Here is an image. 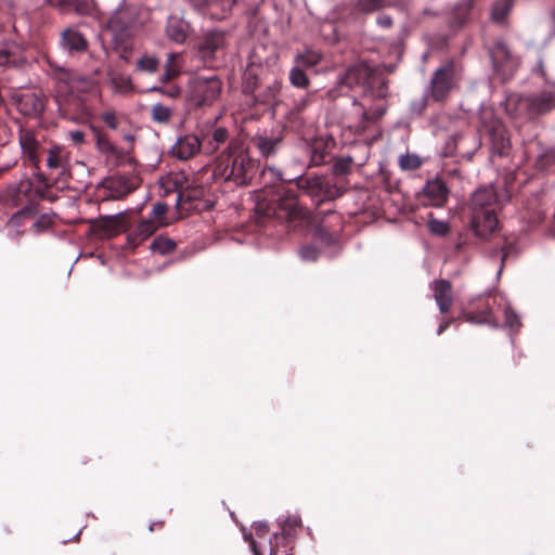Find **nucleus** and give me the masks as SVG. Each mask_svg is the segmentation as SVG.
<instances>
[{
    "label": "nucleus",
    "mask_w": 555,
    "mask_h": 555,
    "mask_svg": "<svg viewBox=\"0 0 555 555\" xmlns=\"http://www.w3.org/2000/svg\"><path fill=\"white\" fill-rule=\"evenodd\" d=\"M448 327V323L440 324L437 334L440 335Z\"/></svg>",
    "instance_id": "nucleus-58"
},
{
    "label": "nucleus",
    "mask_w": 555,
    "mask_h": 555,
    "mask_svg": "<svg viewBox=\"0 0 555 555\" xmlns=\"http://www.w3.org/2000/svg\"><path fill=\"white\" fill-rule=\"evenodd\" d=\"M399 0H357L354 10L359 13L371 14L378 10L395 7Z\"/></svg>",
    "instance_id": "nucleus-24"
},
{
    "label": "nucleus",
    "mask_w": 555,
    "mask_h": 555,
    "mask_svg": "<svg viewBox=\"0 0 555 555\" xmlns=\"http://www.w3.org/2000/svg\"><path fill=\"white\" fill-rule=\"evenodd\" d=\"M196 10H204L207 8H218L222 13H228L236 0H191Z\"/></svg>",
    "instance_id": "nucleus-26"
},
{
    "label": "nucleus",
    "mask_w": 555,
    "mask_h": 555,
    "mask_svg": "<svg viewBox=\"0 0 555 555\" xmlns=\"http://www.w3.org/2000/svg\"><path fill=\"white\" fill-rule=\"evenodd\" d=\"M173 59H175V55H173V54H170V55L168 56L167 64H166V68H173V67L171 66V62L173 61Z\"/></svg>",
    "instance_id": "nucleus-57"
},
{
    "label": "nucleus",
    "mask_w": 555,
    "mask_h": 555,
    "mask_svg": "<svg viewBox=\"0 0 555 555\" xmlns=\"http://www.w3.org/2000/svg\"><path fill=\"white\" fill-rule=\"evenodd\" d=\"M424 195L430 205L439 207L447 201L448 189L441 180L428 181L424 186Z\"/></svg>",
    "instance_id": "nucleus-21"
},
{
    "label": "nucleus",
    "mask_w": 555,
    "mask_h": 555,
    "mask_svg": "<svg viewBox=\"0 0 555 555\" xmlns=\"http://www.w3.org/2000/svg\"><path fill=\"white\" fill-rule=\"evenodd\" d=\"M376 23L382 28H389L392 25V20L388 15H380L377 17Z\"/></svg>",
    "instance_id": "nucleus-52"
},
{
    "label": "nucleus",
    "mask_w": 555,
    "mask_h": 555,
    "mask_svg": "<svg viewBox=\"0 0 555 555\" xmlns=\"http://www.w3.org/2000/svg\"><path fill=\"white\" fill-rule=\"evenodd\" d=\"M254 530L258 538H263L268 533L269 527L266 522H255Z\"/></svg>",
    "instance_id": "nucleus-49"
},
{
    "label": "nucleus",
    "mask_w": 555,
    "mask_h": 555,
    "mask_svg": "<svg viewBox=\"0 0 555 555\" xmlns=\"http://www.w3.org/2000/svg\"><path fill=\"white\" fill-rule=\"evenodd\" d=\"M386 105H378L374 109H365L361 106L359 113L364 121L375 120L380 118L386 113Z\"/></svg>",
    "instance_id": "nucleus-37"
},
{
    "label": "nucleus",
    "mask_w": 555,
    "mask_h": 555,
    "mask_svg": "<svg viewBox=\"0 0 555 555\" xmlns=\"http://www.w3.org/2000/svg\"><path fill=\"white\" fill-rule=\"evenodd\" d=\"M363 86L364 93L371 98L384 99L388 94L387 82L379 78L367 65L356 64L349 67L338 80L337 90H330L328 96L336 98L345 94V89Z\"/></svg>",
    "instance_id": "nucleus-1"
},
{
    "label": "nucleus",
    "mask_w": 555,
    "mask_h": 555,
    "mask_svg": "<svg viewBox=\"0 0 555 555\" xmlns=\"http://www.w3.org/2000/svg\"><path fill=\"white\" fill-rule=\"evenodd\" d=\"M353 159L350 156L338 158L333 165V173L335 176H345L350 172Z\"/></svg>",
    "instance_id": "nucleus-34"
},
{
    "label": "nucleus",
    "mask_w": 555,
    "mask_h": 555,
    "mask_svg": "<svg viewBox=\"0 0 555 555\" xmlns=\"http://www.w3.org/2000/svg\"><path fill=\"white\" fill-rule=\"evenodd\" d=\"M12 100L17 111L29 118H39L46 108V99L38 92H14Z\"/></svg>",
    "instance_id": "nucleus-9"
},
{
    "label": "nucleus",
    "mask_w": 555,
    "mask_h": 555,
    "mask_svg": "<svg viewBox=\"0 0 555 555\" xmlns=\"http://www.w3.org/2000/svg\"><path fill=\"white\" fill-rule=\"evenodd\" d=\"M434 297L440 312L444 313L452 305V286L447 280H436L433 283Z\"/></svg>",
    "instance_id": "nucleus-20"
},
{
    "label": "nucleus",
    "mask_w": 555,
    "mask_h": 555,
    "mask_svg": "<svg viewBox=\"0 0 555 555\" xmlns=\"http://www.w3.org/2000/svg\"><path fill=\"white\" fill-rule=\"evenodd\" d=\"M60 44L63 50L69 53L82 52L87 49L86 38L74 28H66L61 33Z\"/></svg>",
    "instance_id": "nucleus-19"
},
{
    "label": "nucleus",
    "mask_w": 555,
    "mask_h": 555,
    "mask_svg": "<svg viewBox=\"0 0 555 555\" xmlns=\"http://www.w3.org/2000/svg\"><path fill=\"white\" fill-rule=\"evenodd\" d=\"M262 178L266 182H269L272 184H274L276 182H288V183L295 182L296 186L299 190H301L309 196L315 197V198L318 196V192L322 188L321 186V176L305 178L304 175L301 173L297 177L285 179L283 177V172L273 166L266 167L262 170Z\"/></svg>",
    "instance_id": "nucleus-7"
},
{
    "label": "nucleus",
    "mask_w": 555,
    "mask_h": 555,
    "mask_svg": "<svg viewBox=\"0 0 555 555\" xmlns=\"http://www.w3.org/2000/svg\"><path fill=\"white\" fill-rule=\"evenodd\" d=\"M56 80L59 85L67 87L70 93L87 92L93 87L92 79L66 68H60Z\"/></svg>",
    "instance_id": "nucleus-13"
},
{
    "label": "nucleus",
    "mask_w": 555,
    "mask_h": 555,
    "mask_svg": "<svg viewBox=\"0 0 555 555\" xmlns=\"http://www.w3.org/2000/svg\"><path fill=\"white\" fill-rule=\"evenodd\" d=\"M500 203L496 195L495 190L492 185L479 188L474 192L470 197V210L475 211V223L478 224V216H480L479 211H487L491 209L492 211H496Z\"/></svg>",
    "instance_id": "nucleus-11"
},
{
    "label": "nucleus",
    "mask_w": 555,
    "mask_h": 555,
    "mask_svg": "<svg viewBox=\"0 0 555 555\" xmlns=\"http://www.w3.org/2000/svg\"><path fill=\"white\" fill-rule=\"evenodd\" d=\"M322 54L312 49H306L302 53L295 56V63L304 68H312L322 60Z\"/></svg>",
    "instance_id": "nucleus-27"
},
{
    "label": "nucleus",
    "mask_w": 555,
    "mask_h": 555,
    "mask_svg": "<svg viewBox=\"0 0 555 555\" xmlns=\"http://www.w3.org/2000/svg\"><path fill=\"white\" fill-rule=\"evenodd\" d=\"M177 74H178V70H176L175 68H166L164 74L162 75L160 80L163 82H167L170 79H172Z\"/></svg>",
    "instance_id": "nucleus-53"
},
{
    "label": "nucleus",
    "mask_w": 555,
    "mask_h": 555,
    "mask_svg": "<svg viewBox=\"0 0 555 555\" xmlns=\"http://www.w3.org/2000/svg\"><path fill=\"white\" fill-rule=\"evenodd\" d=\"M151 90L152 91H156V90L160 91L162 93H164V94H166V95H168L170 98H176L180 93V89L177 88V87H170L167 90L154 87Z\"/></svg>",
    "instance_id": "nucleus-51"
},
{
    "label": "nucleus",
    "mask_w": 555,
    "mask_h": 555,
    "mask_svg": "<svg viewBox=\"0 0 555 555\" xmlns=\"http://www.w3.org/2000/svg\"><path fill=\"white\" fill-rule=\"evenodd\" d=\"M244 79L246 80V89H251L256 86L257 83V78H256V75L254 74V68L253 67H249L246 69L245 74H244Z\"/></svg>",
    "instance_id": "nucleus-47"
},
{
    "label": "nucleus",
    "mask_w": 555,
    "mask_h": 555,
    "mask_svg": "<svg viewBox=\"0 0 555 555\" xmlns=\"http://www.w3.org/2000/svg\"><path fill=\"white\" fill-rule=\"evenodd\" d=\"M175 247H176V244L173 241H171L169 238H163V237L155 238L151 245V248L154 251L159 253L160 255H166V254L171 253L175 249Z\"/></svg>",
    "instance_id": "nucleus-32"
},
{
    "label": "nucleus",
    "mask_w": 555,
    "mask_h": 555,
    "mask_svg": "<svg viewBox=\"0 0 555 555\" xmlns=\"http://www.w3.org/2000/svg\"><path fill=\"white\" fill-rule=\"evenodd\" d=\"M300 525L298 516H287L282 522V534L289 535L291 529Z\"/></svg>",
    "instance_id": "nucleus-45"
},
{
    "label": "nucleus",
    "mask_w": 555,
    "mask_h": 555,
    "mask_svg": "<svg viewBox=\"0 0 555 555\" xmlns=\"http://www.w3.org/2000/svg\"><path fill=\"white\" fill-rule=\"evenodd\" d=\"M321 190L318 192L317 198L320 201H332L340 196L341 191L335 184L332 183L326 177L321 176Z\"/></svg>",
    "instance_id": "nucleus-28"
},
{
    "label": "nucleus",
    "mask_w": 555,
    "mask_h": 555,
    "mask_svg": "<svg viewBox=\"0 0 555 555\" xmlns=\"http://www.w3.org/2000/svg\"><path fill=\"white\" fill-rule=\"evenodd\" d=\"M308 105V96L297 103L296 107L301 111Z\"/></svg>",
    "instance_id": "nucleus-55"
},
{
    "label": "nucleus",
    "mask_w": 555,
    "mask_h": 555,
    "mask_svg": "<svg viewBox=\"0 0 555 555\" xmlns=\"http://www.w3.org/2000/svg\"><path fill=\"white\" fill-rule=\"evenodd\" d=\"M68 163V153L61 145H52L48 150L47 166L49 169H63Z\"/></svg>",
    "instance_id": "nucleus-23"
},
{
    "label": "nucleus",
    "mask_w": 555,
    "mask_h": 555,
    "mask_svg": "<svg viewBox=\"0 0 555 555\" xmlns=\"http://www.w3.org/2000/svg\"><path fill=\"white\" fill-rule=\"evenodd\" d=\"M284 199L285 201L286 199L289 201V203L286 204V206H285V208L288 210V215L291 217L298 216L300 214V208H299V206L297 204L296 195L293 192L288 191V192L285 193Z\"/></svg>",
    "instance_id": "nucleus-42"
},
{
    "label": "nucleus",
    "mask_w": 555,
    "mask_h": 555,
    "mask_svg": "<svg viewBox=\"0 0 555 555\" xmlns=\"http://www.w3.org/2000/svg\"><path fill=\"white\" fill-rule=\"evenodd\" d=\"M491 57L495 70L504 78L511 77L518 66V60L512 56L506 44L502 42L494 46Z\"/></svg>",
    "instance_id": "nucleus-12"
},
{
    "label": "nucleus",
    "mask_w": 555,
    "mask_h": 555,
    "mask_svg": "<svg viewBox=\"0 0 555 555\" xmlns=\"http://www.w3.org/2000/svg\"><path fill=\"white\" fill-rule=\"evenodd\" d=\"M517 104L519 112H526L529 115L543 114L555 107V90L545 89L541 93L530 96H512L507 100V105Z\"/></svg>",
    "instance_id": "nucleus-6"
},
{
    "label": "nucleus",
    "mask_w": 555,
    "mask_h": 555,
    "mask_svg": "<svg viewBox=\"0 0 555 555\" xmlns=\"http://www.w3.org/2000/svg\"><path fill=\"white\" fill-rule=\"evenodd\" d=\"M151 115L155 122L167 124L171 118L172 111L170 107L157 103L152 106Z\"/></svg>",
    "instance_id": "nucleus-31"
},
{
    "label": "nucleus",
    "mask_w": 555,
    "mask_h": 555,
    "mask_svg": "<svg viewBox=\"0 0 555 555\" xmlns=\"http://www.w3.org/2000/svg\"><path fill=\"white\" fill-rule=\"evenodd\" d=\"M23 62V48L13 40L0 42V66H17Z\"/></svg>",
    "instance_id": "nucleus-18"
},
{
    "label": "nucleus",
    "mask_w": 555,
    "mask_h": 555,
    "mask_svg": "<svg viewBox=\"0 0 555 555\" xmlns=\"http://www.w3.org/2000/svg\"><path fill=\"white\" fill-rule=\"evenodd\" d=\"M68 137L75 145H81L85 142V133L80 130H72Z\"/></svg>",
    "instance_id": "nucleus-48"
},
{
    "label": "nucleus",
    "mask_w": 555,
    "mask_h": 555,
    "mask_svg": "<svg viewBox=\"0 0 555 555\" xmlns=\"http://www.w3.org/2000/svg\"><path fill=\"white\" fill-rule=\"evenodd\" d=\"M158 228V224L152 220V219H147V220H143L139 223L138 228H137V234L141 237V238H146L149 236H151Z\"/></svg>",
    "instance_id": "nucleus-35"
},
{
    "label": "nucleus",
    "mask_w": 555,
    "mask_h": 555,
    "mask_svg": "<svg viewBox=\"0 0 555 555\" xmlns=\"http://www.w3.org/2000/svg\"><path fill=\"white\" fill-rule=\"evenodd\" d=\"M299 255L305 261H315L319 257V250L311 245H307L299 249Z\"/></svg>",
    "instance_id": "nucleus-43"
},
{
    "label": "nucleus",
    "mask_w": 555,
    "mask_h": 555,
    "mask_svg": "<svg viewBox=\"0 0 555 555\" xmlns=\"http://www.w3.org/2000/svg\"><path fill=\"white\" fill-rule=\"evenodd\" d=\"M227 46V33L220 29L207 31L198 44L199 57L208 64L223 55Z\"/></svg>",
    "instance_id": "nucleus-8"
},
{
    "label": "nucleus",
    "mask_w": 555,
    "mask_h": 555,
    "mask_svg": "<svg viewBox=\"0 0 555 555\" xmlns=\"http://www.w3.org/2000/svg\"><path fill=\"white\" fill-rule=\"evenodd\" d=\"M427 106V96L422 95L413 100L410 104V109L415 115H421Z\"/></svg>",
    "instance_id": "nucleus-44"
},
{
    "label": "nucleus",
    "mask_w": 555,
    "mask_h": 555,
    "mask_svg": "<svg viewBox=\"0 0 555 555\" xmlns=\"http://www.w3.org/2000/svg\"><path fill=\"white\" fill-rule=\"evenodd\" d=\"M498 128H499V122L498 121H493V124L491 126H489L490 130H498Z\"/></svg>",
    "instance_id": "nucleus-59"
},
{
    "label": "nucleus",
    "mask_w": 555,
    "mask_h": 555,
    "mask_svg": "<svg viewBox=\"0 0 555 555\" xmlns=\"http://www.w3.org/2000/svg\"><path fill=\"white\" fill-rule=\"evenodd\" d=\"M202 141L198 135H184L180 138L172 147L176 157L186 160L194 156L202 149Z\"/></svg>",
    "instance_id": "nucleus-17"
},
{
    "label": "nucleus",
    "mask_w": 555,
    "mask_h": 555,
    "mask_svg": "<svg viewBox=\"0 0 555 555\" xmlns=\"http://www.w3.org/2000/svg\"><path fill=\"white\" fill-rule=\"evenodd\" d=\"M479 214L478 224L476 225L475 211H472L470 227L476 236L480 238H488L498 230L499 221L496 218V211L488 209L487 211L480 210Z\"/></svg>",
    "instance_id": "nucleus-14"
},
{
    "label": "nucleus",
    "mask_w": 555,
    "mask_h": 555,
    "mask_svg": "<svg viewBox=\"0 0 555 555\" xmlns=\"http://www.w3.org/2000/svg\"><path fill=\"white\" fill-rule=\"evenodd\" d=\"M189 23L177 16H170L167 22V36L177 43H183L189 34Z\"/></svg>",
    "instance_id": "nucleus-22"
},
{
    "label": "nucleus",
    "mask_w": 555,
    "mask_h": 555,
    "mask_svg": "<svg viewBox=\"0 0 555 555\" xmlns=\"http://www.w3.org/2000/svg\"><path fill=\"white\" fill-rule=\"evenodd\" d=\"M158 65L159 61L156 57L150 55H144L137 62V68L149 74L155 73L158 68Z\"/></svg>",
    "instance_id": "nucleus-33"
},
{
    "label": "nucleus",
    "mask_w": 555,
    "mask_h": 555,
    "mask_svg": "<svg viewBox=\"0 0 555 555\" xmlns=\"http://www.w3.org/2000/svg\"><path fill=\"white\" fill-rule=\"evenodd\" d=\"M428 229L434 235H446L449 231V225L442 220L430 218L428 220Z\"/></svg>",
    "instance_id": "nucleus-40"
},
{
    "label": "nucleus",
    "mask_w": 555,
    "mask_h": 555,
    "mask_svg": "<svg viewBox=\"0 0 555 555\" xmlns=\"http://www.w3.org/2000/svg\"><path fill=\"white\" fill-rule=\"evenodd\" d=\"M139 25V9L125 2L116 8L107 22V27L116 41L130 38Z\"/></svg>",
    "instance_id": "nucleus-4"
},
{
    "label": "nucleus",
    "mask_w": 555,
    "mask_h": 555,
    "mask_svg": "<svg viewBox=\"0 0 555 555\" xmlns=\"http://www.w3.org/2000/svg\"><path fill=\"white\" fill-rule=\"evenodd\" d=\"M513 0H498L491 11V18L496 23H502L512 8Z\"/></svg>",
    "instance_id": "nucleus-29"
},
{
    "label": "nucleus",
    "mask_w": 555,
    "mask_h": 555,
    "mask_svg": "<svg viewBox=\"0 0 555 555\" xmlns=\"http://www.w3.org/2000/svg\"><path fill=\"white\" fill-rule=\"evenodd\" d=\"M503 313L505 317V326H507L511 330H517L520 326L519 317L515 311L512 310L509 305L506 304L504 306Z\"/></svg>",
    "instance_id": "nucleus-38"
},
{
    "label": "nucleus",
    "mask_w": 555,
    "mask_h": 555,
    "mask_svg": "<svg viewBox=\"0 0 555 555\" xmlns=\"http://www.w3.org/2000/svg\"><path fill=\"white\" fill-rule=\"evenodd\" d=\"M102 119L112 129H116L118 127L116 115L112 111L103 113Z\"/></svg>",
    "instance_id": "nucleus-46"
},
{
    "label": "nucleus",
    "mask_w": 555,
    "mask_h": 555,
    "mask_svg": "<svg viewBox=\"0 0 555 555\" xmlns=\"http://www.w3.org/2000/svg\"><path fill=\"white\" fill-rule=\"evenodd\" d=\"M198 134L201 141L203 142V152L207 155H211L217 152L220 145L223 144L229 138V132L224 127H217L211 131H205L204 129H201Z\"/></svg>",
    "instance_id": "nucleus-15"
},
{
    "label": "nucleus",
    "mask_w": 555,
    "mask_h": 555,
    "mask_svg": "<svg viewBox=\"0 0 555 555\" xmlns=\"http://www.w3.org/2000/svg\"><path fill=\"white\" fill-rule=\"evenodd\" d=\"M76 12L78 14H87V13H89L88 5L86 3H78L76 5Z\"/></svg>",
    "instance_id": "nucleus-54"
},
{
    "label": "nucleus",
    "mask_w": 555,
    "mask_h": 555,
    "mask_svg": "<svg viewBox=\"0 0 555 555\" xmlns=\"http://www.w3.org/2000/svg\"><path fill=\"white\" fill-rule=\"evenodd\" d=\"M34 227H36V228L39 230V228H40V223H39V221H37V222L34 224Z\"/></svg>",
    "instance_id": "nucleus-62"
},
{
    "label": "nucleus",
    "mask_w": 555,
    "mask_h": 555,
    "mask_svg": "<svg viewBox=\"0 0 555 555\" xmlns=\"http://www.w3.org/2000/svg\"><path fill=\"white\" fill-rule=\"evenodd\" d=\"M399 164L404 170H415L421 166L422 162L418 156L406 154L400 157Z\"/></svg>",
    "instance_id": "nucleus-39"
},
{
    "label": "nucleus",
    "mask_w": 555,
    "mask_h": 555,
    "mask_svg": "<svg viewBox=\"0 0 555 555\" xmlns=\"http://www.w3.org/2000/svg\"><path fill=\"white\" fill-rule=\"evenodd\" d=\"M256 170V160L246 151H234L230 144L215 167L214 175L237 185L246 184Z\"/></svg>",
    "instance_id": "nucleus-2"
},
{
    "label": "nucleus",
    "mask_w": 555,
    "mask_h": 555,
    "mask_svg": "<svg viewBox=\"0 0 555 555\" xmlns=\"http://www.w3.org/2000/svg\"><path fill=\"white\" fill-rule=\"evenodd\" d=\"M250 547L253 550L254 555H261L257 548L256 542L254 540L250 541Z\"/></svg>",
    "instance_id": "nucleus-56"
},
{
    "label": "nucleus",
    "mask_w": 555,
    "mask_h": 555,
    "mask_svg": "<svg viewBox=\"0 0 555 555\" xmlns=\"http://www.w3.org/2000/svg\"><path fill=\"white\" fill-rule=\"evenodd\" d=\"M271 555H279L278 550L273 545H271Z\"/></svg>",
    "instance_id": "nucleus-60"
},
{
    "label": "nucleus",
    "mask_w": 555,
    "mask_h": 555,
    "mask_svg": "<svg viewBox=\"0 0 555 555\" xmlns=\"http://www.w3.org/2000/svg\"><path fill=\"white\" fill-rule=\"evenodd\" d=\"M393 67H395V66L389 65V66H387V67H386V69H387L388 72H392V70H393Z\"/></svg>",
    "instance_id": "nucleus-61"
},
{
    "label": "nucleus",
    "mask_w": 555,
    "mask_h": 555,
    "mask_svg": "<svg viewBox=\"0 0 555 555\" xmlns=\"http://www.w3.org/2000/svg\"><path fill=\"white\" fill-rule=\"evenodd\" d=\"M254 142L263 157H271L275 155L279 150L281 139L280 138H268L258 135L254 139Z\"/></svg>",
    "instance_id": "nucleus-25"
},
{
    "label": "nucleus",
    "mask_w": 555,
    "mask_h": 555,
    "mask_svg": "<svg viewBox=\"0 0 555 555\" xmlns=\"http://www.w3.org/2000/svg\"><path fill=\"white\" fill-rule=\"evenodd\" d=\"M167 212V205L165 203H156L153 206L152 215L154 217H162Z\"/></svg>",
    "instance_id": "nucleus-50"
},
{
    "label": "nucleus",
    "mask_w": 555,
    "mask_h": 555,
    "mask_svg": "<svg viewBox=\"0 0 555 555\" xmlns=\"http://www.w3.org/2000/svg\"><path fill=\"white\" fill-rule=\"evenodd\" d=\"M457 70L452 61L437 68L430 80V95L437 102L444 101L456 87Z\"/></svg>",
    "instance_id": "nucleus-5"
},
{
    "label": "nucleus",
    "mask_w": 555,
    "mask_h": 555,
    "mask_svg": "<svg viewBox=\"0 0 555 555\" xmlns=\"http://www.w3.org/2000/svg\"><path fill=\"white\" fill-rule=\"evenodd\" d=\"M289 81L296 88L308 87L309 78L305 73V68L296 64L289 72Z\"/></svg>",
    "instance_id": "nucleus-30"
},
{
    "label": "nucleus",
    "mask_w": 555,
    "mask_h": 555,
    "mask_svg": "<svg viewBox=\"0 0 555 555\" xmlns=\"http://www.w3.org/2000/svg\"><path fill=\"white\" fill-rule=\"evenodd\" d=\"M18 141L23 155L35 168H39L41 162L39 156L40 144L37 141L34 132L30 130H21L18 134Z\"/></svg>",
    "instance_id": "nucleus-16"
},
{
    "label": "nucleus",
    "mask_w": 555,
    "mask_h": 555,
    "mask_svg": "<svg viewBox=\"0 0 555 555\" xmlns=\"http://www.w3.org/2000/svg\"><path fill=\"white\" fill-rule=\"evenodd\" d=\"M122 212L105 216L102 218V227L103 229L112 232H118L120 230V219L122 217Z\"/></svg>",
    "instance_id": "nucleus-36"
},
{
    "label": "nucleus",
    "mask_w": 555,
    "mask_h": 555,
    "mask_svg": "<svg viewBox=\"0 0 555 555\" xmlns=\"http://www.w3.org/2000/svg\"><path fill=\"white\" fill-rule=\"evenodd\" d=\"M111 82L119 92H127L131 89V80L125 76H114L111 78Z\"/></svg>",
    "instance_id": "nucleus-41"
},
{
    "label": "nucleus",
    "mask_w": 555,
    "mask_h": 555,
    "mask_svg": "<svg viewBox=\"0 0 555 555\" xmlns=\"http://www.w3.org/2000/svg\"><path fill=\"white\" fill-rule=\"evenodd\" d=\"M221 92L222 82L218 76H197L189 82L186 99L193 107H209L220 98Z\"/></svg>",
    "instance_id": "nucleus-3"
},
{
    "label": "nucleus",
    "mask_w": 555,
    "mask_h": 555,
    "mask_svg": "<svg viewBox=\"0 0 555 555\" xmlns=\"http://www.w3.org/2000/svg\"><path fill=\"white\" fill-rule=\"evenodd\" d=\"M106 198L118 201L133 192L139 183L134 177L112 176L103 182Z\"/></svg>",
    "instance_id": "nucleus-10"
}]
</instances>
